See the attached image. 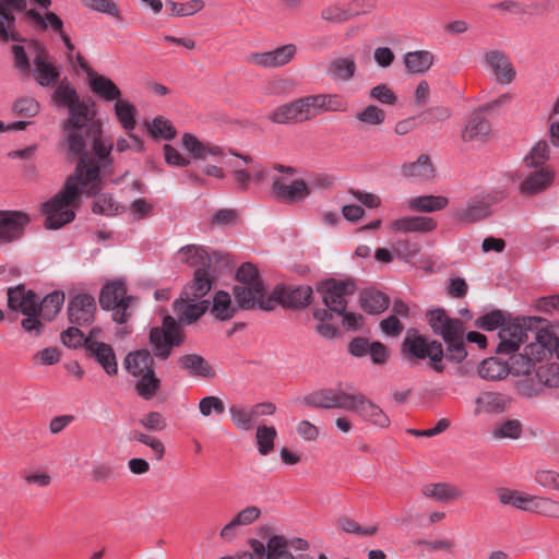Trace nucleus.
I'll return each instance as SVG.
<instances>
[{
  "label": "nucleus",
  "mask_w": 559,
  "mask_h": 559,
  "mask_svg": "<svg viewBox=\"0 0 559 559\" xmlns=\"http://www.w3.org/2000/svg\"><path fill=\"white\" fill-rule=\"evenodd\" d=\"M71 155L78 158L73 175L67 179L60 192L43 206L46 214L45 226L50 229L71 223L75 217L74 209L79 206L81 194L91 197L102 191L105 177L112 174L110 156L100 159L96 155Z\"/></svg>",
  "instance_id": "nucleus-1"
},
{
  "label": "nucleus",
  "mask_w": 559,
  "mask_h": 559,
  "mask_svg": "<svg viewBox=\"0 0 559 559\" xmlns=\"http://www.w3.org/2000/svg\"><path fill=\"white\" fill-rule=\"evenodd\" d=\"M53 100L69 110V118L63 122V144L70 154L96 155L100 159L110 156L112 144L103 139V127L95 120V112L79 99L74 87L64 80L53 93Z\"/></svg>",
  "instance_id": "nucleus-2"
},
{
  "label": "nucleus",
  "mask_w": 559,
  "mask_h": 559,
  "mask_svg": "<svg viewBox=\"0 0 559 559\" xmlns=\"http://www.w3.org/2000/svg\"><path fill=\"white\" fill-rule=\"evenodd\" d=\"M304 403L317 408L354 412L362 420L380 428L390 426V418L382 408L358 391L349 393L341 388L322 389L306 395Z\"/></svg>",
  "instance_id": "nucleus-3"
},
{
  "label": "nucleus",
  "mask_w": 559,
  "mask_h": 559,
  "mask_svg": "<svg viewBox=\"0 0 559 559\" xmlns=\"http://www.w3.org/2000/svg\"><path fill=\"white\" fill-rule=\"evenodd\" d=\"M319 292L325 308L316 309L313 317L318 321L332 320L334 316L341 317L346 329L356 330L360 326L362 317L347 312V298L355 293V284L350 281L330 280L321 285Z\"/></svg>",
  "instance_id": "nucleus-4"
},
{
  "label": "nucleus",
  "mask_w": 559,
  "mask_h": 559,
  "mask_svg": "<svg viewBox=\"0 0 559 559\" xmlns=\"http://www.w3.org/2000/svg\"><path fill=\"white\" fill-rule=\"evenodd\" d=\"M237 284L234 286V296L239 309L250 310L259 308L265 311L274 309V300L267 294L258 269L251 263H243L236 274Z\"/></svg>",
  "instance_id": "nucleus-5"
},
{
  "label": "nucleus",
  "mask_w": 559,
  "mask_h": 559,
  "mask_svg": "<svg viewBox=\"0 0 559 559\" xmlns=\"http://www.w3.org/2000/svg\"><path fill=\"white\" fill-rule=\"evenodd\" d=\"M428 321L433 333L440 335L447 344L445 358L454 362H461L467 355L463 322L460 319L450 318L443 309L430 311Z\"/></svg>",
  "instance_id": "nucleus-6"
},
{
  "label": "nucleus",
  "mask_w": 559,
  "mask_h": 559,
  "mask_svg": "<svg viewBox=\"0 0 559 559\" xmlns=\"http://www.w3.org/2000/svg\"><path fill=\"white\" fill-rule=\"evenodd\" d=\"M535 341L524 347V353L511 357L512 368L515 373H526L532 368V362H540L557 353L559 359V338L549 329H534L532 333Z\"/></svg>",
  "instance_id": "nucleus-7"
},
{
  "label": "nucleus",
  "mask_w": 559,
  "mask_h": 559,
  "mask_svg": "<svg viewBox=\"0 0 559 559\" xmlns=\"http://www.w3.org/2000/svg\"><path fill=\"white\" fill-rule=\"evenodd\" d=\"M250 546L255 555L266 557V559H314L305 554L309 548V543L302 538L273 535L267 539L266 545L258 539H252ZM318 559H328V557L321 554Z\"/></svg>",
  "instance_id": "nucleus-8"
},
{
  "label": "nucleus",
  "mask_w": 559,
  "mask_h": 559,
  "mask_svg": "<svg viewBox=\"0 0 559 559\" xmlns=\"http://www.w3.org/2000/svg\"><path fill=\"white\" fill-rule=\"evenodd\" d=\"M99 305L104 310L112 312V319L117 323H126L132 316V308L135 298L127 295V287L123 281L107 283L100 290Z\"/></svg>",
  "instance_id": "nucleus-9"
},
{
  "label": "nucleus",
  "mask_w": 559,
  "mask_h": 559,
  "mask_svg": "<svg viewBox=\"0 0 559 559\" xmlns=\"http://www.w3.org/2000/svg\"><path fill=\"white\" fill-rule=\"evenodd\" d=\"M542 322L543 320L538 317H527L507 323L499 330L498 336L500 341L497 352L499 354L515 353L521 344L528 341L530 333H533L534 329H537V324Z\"/></svg>",
  "instance_id": "nucleus-10"
},
{
  "label": "nucleus",
  "mask_w": 559,
  "mask_h": 559,
  "mask_svg": "<svg viewBox=\"0 0 559 559\" xmlns=\"http://www.w3.org/2000/svg\"><path fill=\"white\" fill-rule=\"evenodd\" d=\"M150 342L156 357L166 359L171 348L179 346L182 342V332L175 318L166 316L162 328H153L150 332Z\"/></svg>",
  "instance_id": "nucleus-11"
},
{
  "label": "nucleus",
  "mask_w": 559,
  "mask_h": 559,
  "mask_svg": "<svg viewBox=\"0 0 559 559\" xmlns=\"http://www.w3.org/2000/svg\"><path fill=\"white\" fill-rule=\"evenodd\" d=\"M440 344L439 341H428L416 330L409 329L402 343L401 352L409 362H416L426 358L438 360Z\"/></svg>",
  "instance_id": "nucleus-12"
},
{
  "label": "nucleus",
  "mask_w": 559,
  "mask_h": 559,
  "mask_svg": "<svg viewBox=\"0 0 559 559\" xmlns=\"http://www.w3.org/2000/svg\"><path fill=\"white\" fill-rule=\"evenodd\" d=\"M483 66L501 85L511 84L516 78V69L509 55L501 49L486 50L481 57Z\"/></svg>",
  "instance_id": "nucleus-13"
},
{
  "label": "nucleus",
  "mask_w": 559,
  "mask_h": 559,
  "mask_svg": "<svg viewBox=\"0 0 559 559\" xmlns=\"http://www.w3.org/2000/svg\"><path fill=\"white\" fill-rule=\"evenodd\" d=\"M306 120H311L322 112H344L347 103L337 94H317L301 97Z\"/></svg>",
  "instance_id": "nucleus-14"
},
{
  "label": "nucleus",
  "mask_w": 559,
  "mask_h": 559,
  "mask_svg": "<svg viewBox=\"0 0 559 559\" xmlns=\"http://www.w3.org/2000/svg\"><path fill=\"white\" fill-rule=\"evenodd\" d=\"M296 51L297 48L294 44H287L271 51L250 52L247 55L246 61L258 68H280L289 63L294 59Z\"/></svg>",
  "instance_id": "nucleus-15"
},
{
  "label": "nucleus",
  "mask_w": 559,
  "mask_h": 559,
  "mask_svg": "<svg viewBox=\"0 0 559 559\" xmlns=\"http://www.w3.org/2000/svg\"><path fill=\"white\" fill-rule=\"evenodd\" d=\"M29 216L21 211H0V246L17 241L24 235Z\"/></svg>",
  "instance_id": "nucleus-16"
},
{
  "label": "nucleus",
  "mask_w": 559,
  "mask_h": 559,
  "mask_svg": "<svg viewBox=\"0 0 559 559\" xmlns=\"http://www.w3.org/2000/svg\"><path fill=\"white\" fill-rule=\"evenodd\" d=\"M24 0H0V40L19 41L20 34L15 25L14 11H25Z\"/></svg>",
  "instance_id": "nucleus-17"
},
{
  "label": "nucleus",
  "mask_w": 559,
  "mask_h": 559,
  "mask_svg": "<svg viewBox=\"0 0 559 559\" xmlns=\"http://www.w3.org/2000/svg\"><path fill=\"white\" fill-rule=\"evenodd\" d=\"M272 190L278 200L287 203L299 202L310 193L307 183L302 179L289 181L284 176L273 178Z\"/></svg>",
  "instance_id": "nucleus-18"
},
{
  "label": "nucleus",
  "mask_w": 559,
  "mask_h": 559,
  "mask_svg": "<svg viewBox=\"0 0 559 559\" xmlns=\"http://www.w3.org/2000/svg\"><path fill=\"white\" fill-rule=\"evenodd\" d=\"M96 302L88 294L74 296L68 305V317L72 324L87 325L94 320Z\"/></svg>",
  "instance_id": "nucleus-19"
},
{
  "label": "nucleus",
  "mask_w": 559,
  "mask_h": 559,
  "mask_svg": "<svg viewBox=\"0 0 559 559\" xmlns=\"http://www.w3.org/2000/svg\"><path fill=\"white\" fill-rule=\"evenodd\" d=\"M311 295L310 286L276 287L271 295V299H275L274 307L281 304L284 307L298 309L309 304Z\"/></svg>",
  "instance_id": "nucleus-20"
},
{
  "label": "nucleus",
  "mask_w": 559,
  "mask_h": 559,
  "mask_svg": "<svg viewBox=\"0 0 559 559\" xmlns=\"http://www.w3.org/2000/svg\"><path fill=\"white\" fill-rule=\"evenodd\" d=\"M210 308L209 300H197L185 298V295L174 302V312L180 324H191L199 320Z\"/></svg>",
  "instance_id": "nucleus-21"
},
{
  "label": "nucleus",
  "mask_w": 559,
  "mask_h": 559,
  "mask_svg": "<svg viewBox=\"0 0 559 559\" xmlns=\"http://www.w3.org/2000/svg\"><path fill=\"white\" fill-rule=\"evenodd\" d=\"M532 169L520 185V191L525 195H533L547 190L555 180V173L550 167Z\"/></svg>",
  "instance_id": "nucleus-22"
},
{
  "label": "nucleus",
  "mask_w": 559,
  "mask_h": 559,
  "mask_svg": "<svg viewBox=\"0 0 559 559\" xmlns=\"http://www.w3.org/2000/svg\"><path fill=\"white\" fill-rule=\"evenodd\" d=\"M356 71V56L350 53L338 56L330 60L325 73L333 82L345 83L349 82L355 76Z\"/></svg>",
  "instance_id": "nucleus-23"
},
{
  "label": "nucleus",
  "mask_w": 559,
  "mask_h": 559,
  "mask_svg": "<svg viewBox=\"0 0 559 559\" xmlns=\"http://www.w3.org/2000/svg\"><path fill=\"white\" fill-rule=\"evenodd\" d=\"M262 511L257 506H249L239 511L219 532V537L225 542H231L237 536V530L248 526L260 519Z\"/></svg>",
  "instance_id": "nucleus-24"
},
{
  "label": "nucleus",
  "mask_w": 559,
  "mask_h": 559,
  "mask_svg": "<svg viewBox=\"0 0 559 559\" xmlns=\"http://www.w3.org/2000/svg\"><path fill=\"white\" fill-rule=\"evenodd\" d=\"M39 298L24 286L8 289V306L11 310L21 311L23 314H35Z\"/></svg>",
  "instance_id": "nucleus-25"
},
{
  "label": "nucleus",
  "mask_w": 559,
  "mask_h": 559,
  "mask_svg": "<svg viewBox=\"0 0 559 559\" xmlns=\"http://www.w3.org/2000/svg\"><path fill=\"white\" fill-rule=\"evenodd\" d=\"M510 404V399L499 392L485 391L475 399L474 415L500 414L503 413Z\"/></svg>",
  "instance_id": "nucleus-26"
},
{
  "label": "nucleus",
  "mask_w": 559,
  "mask_h": 559,
  "mask_svg": "<svg viewBox=\"0 0 559 559\" xmlns=\"http://www.w3.org/2000/svg\"><path fill=\"white\" fill-rule=\"evenodd\" d=\"M214 282V274L212 270L197 269L192 281L187 284L182 290L185 298H190L192 301L204 300L210 290L212 289Z\"/></svg>",
  "instance_id": "nucleus-27"
},
{
  "label": "nucleus",
  "mask_w": 559,
  "mask_h": 559,
  "mask_svg": "<svg viewBox=\"0 0 559 559\" xmlns=\"http://www.w3.org/2000/svg\"><path fill=\"white\" fill-rule=\"evenodd\" d=\"M33 63V76L40 86H50L58 82L60 73L45 50L37 52Z\"/></svg>",
  "instance_id": "nucleus-28"
},
{
  "label": "nucleus",
  "mask_w": 559,
  "mask_h": 559,
  "mask_svg": "<svg viewBox=\"0 0 559 559\" xmlns=\"http://www.w3.org/2000/svg\"><path fill=\"white\" fill-rule=\"evenodd\" d=\"M85 348L87 353L94 357L98 364L102 365L107 374H117L118 365L116 355L109 344L99 342L97 340H90L87 341V346Z\"/></svg>",
  "instance_id": "nucleus-29"
},
{
  "label": "nucleus",
  "mask_w": 559,
  "mask_h": 559,
  "mask_svg": "<svg viewBox=\"0 0 559 559\" xmlns=\"http://www.w3.org/2000/svg\"><path fill=\"white\" fill-rule=\"evenodd\" d=\"M269 119L278 124L307 121L305 118L301 98L278 106L269 115Z\"/></svg>",
  "instance_id": "nucleus-30"
},
{
  "label": "nucleus",
  "mask_w": 559,
  "mask_h": 559,
  "mask_svg": "<svg viewBox=\"0 0 559 559\" xmlns=\"http://www.w3.org/2000/svg\"><path fill=\"white\" fill-rule=\"evenodd\" d=\"M436 227V221L427 216H406L391 224V228L399 233H428Z\"/></svg>",
  "instance_id": "nucleus-31"
},
{
  "label": "nucleus",
  "mask_w": 559,
  "mask_h": 559,
  "mask_svg": "<svg viewBox=\"0 0 559 559\" xmlns=\"http://www.w3.org/2000/svg\"><path fill=\"white\" fill-rule=\"evenodd\" d=\"M481 111L477 110L467 121L463 131L462 140L465 142L485 141L490 133L491 127L489 121L481 116Z\"/></svg>",
  "instance_id": "nucleus-32"
},
{
  "label": "nucleus",
  "mask_w": 559,
  "mask_h": 559,
  "mask_svg": "<svg viewBox=\"0 0 559 559\" xmlns=\"http://www.w3.org/2000/svg\"><path fill=\"white\" fill-rule=\"evenodd\" d=\"M178 259L181 262L195 267V270H212V258L201 246L189 245L181 248L178 252Z\"/></svg>",
  "instance_id": "nucleus-33"
},
{
  "label": "nucleus",
  "mask_w": 559,
  "mask_h": 559,
  "mask_svg": "<svg viewBox=\"0 0 559 559\" xmlns=\"http://www.w3.org/2000/svg\"><path fill=\"white\" fill-rule=\"evenodd\" d=\"M421 493L438 502H451L463 497V491L448 483L427 484L421 488Z\"/></svg>",
  "instance_id": "nucleus-34"
},
{
  "label": "nucleus",
  "mask_w": 559,
  "mask_h": 559,
  "mask_svg": "<svg viewBox=\"0 0 559 559\" xmlns=\"http://www.w3.org/2000/svg\"><path fill=\"white\" fill-rule=\"evenodd\" d=\"M401 170L404 177L419 181L429 180L435 175L433 165L426 154H421L415 162L403 164Z\"/></svg>",
  "instance_id": "nucleus-35"
},
{
  "label": "nucleus",
  "mask_w": 559,
  "mask_h": 559,
  "mask_svg": "<svg viewBox=\"0 0 559 559\" xmlns=\"http://www.w3.org/2000/svg\"><path fill=\"white\" fill-rule=\"evenodd\" d=\"M181 369L186 370L192 377L211 379L215 377V371L211 365L200 355L188 354L178 359Z\"/></svg>",
  "instance_id": "nucleus-36"
},
{
  "label": "nucleus",
  "mask_w": 559,
  "mask_h": 559,
  "mask_svg": "<svg viewBox=\"0 0 559 559\" xmlns=\"http://www.w3.org/2000/svg\"><path fill=\"white\" fill-rule=\"evenodd\" d=\"M91 91L106 102H117L121 98V91L108 76L95 74L90 79Z\"/></svg>",
  "instance_id": "nucleus-37"
},
{
  "label": "nucleus",
  "mask_w": 559,
  "mask_h": 559,
  "mask_svg": "<svg viewBox=\"0 0 559 559\" xmlns=\"http://www.w3.org/2000/svg\"><path fill=\"white\" fill-rule=\"evenodd\" d=\"M154 360L146 349H140L130 353L124 358V368L133 377L143 376V373L153 369Z\"/></svg>",
  "instance_id": "nucleus-38"
},
{
  "label": "nucleus",
  "mask_w": 559,
  "mask_h": 559,
  "mask_svg": "<svg viewBox=\"0 0 559 559\" xmlns=\"http://www.w3.org/2000/svg\"><path fill=\"white\" fill-rule=\"evenodd\" d=\"M181 142L183 147L190 152L194 158L204 159L207 155L219 156L223 154L219 146L203 143L190 133H185Z\"/></svg>",
  "instance_id": "nucleus-39"
},
{
  "label": "nucleus",
  "mask_w": 559,
  "mask_h": 559,
  "mask_svg": "<svg viewBox=\"0 0 559 559\" xmlns=\"http://www.w3.org/2000/svg\"><path fill=\"white\" fill-rule=\"evenodd\" d=\"M449 199L443 195H419L408 201V207L416 212L432 213L445 209Z\"/></svg>",
  "instance_id": "nucleus-40"
},
{
  "label": "nucleus",
  "mask_w": 559,
  "mask_h": 559,
  "mask_svg": "<svg viewBox=\"0 0 559 559\" xmlns=\"http://www.w3.org/2000/svg\"><path fill=\"white\" fill-rule=\"evenodd\" d=\"M435 62V56L428 50L409 51L404 56V64L411 73H425Z\"/></svg>",
  "instance_id": "nucleus-41"
},
{
  "label": "nucleus",
  "mask_w": 559,
  "mask_h": 559,
  "mask_svg": "<svg viewBox=\"0 0 559 559\" xmlns=\"http://www.w3.org/2000/svg\"><path fill=\"white\" fill-rule=\"evenodd\" d=\"M511 370L512 366L509 367L508 364L490 357L479 364L477 372L485 380L496 381L506 378Z\"/></svg>",
  "instance_id": "nucleus-42"
},
{
  "label": "nucleus",
  "mask_w": 559,
  "mask_h": 559,
  "mask_svg": "<svg viewBox=\"0 0 559 559\" xmlns=\"http://www.w3.org/2000/svg\"><path fill=\"white\" fill-rule=\"evenodd\" d=\"M361 308L371 314L383 312L389 307V297L376 289H366L360 294Z\"/></svg>",
  "instance_id": "nucleus-43"
},
{
  "label": "nucleus",
  "mask_w": 559,
  "mask_h": 559,
  "mask_svg": "<svg viewBox=\"0 0 559 559\" xmlns=\"http://www.w3.org/2000/svg\"><path fill=\"white\" fill-rule=\"evenodd\" d=\"M237 309L238 306L233 304L228 293L219 290L214 295L211 311L216 319L221 321L229 320L235 316Z\"/></svg>",
  "instance_id": "nucleus-44"
},
{
  "label": "nucleus",
  "mask_w": 559,
  "mask_h": 559,
  "mask_svg": "<svg viewBox=\"0 0 559 559\" xmlns=\"http://www.w3.org/2000/svg\"><path fill=\"white\" fill-rule=\"evenodd\" d=\"M64 302V294L62 292H53L47 295L40 304H37V312L44 320H52L61 309Z\"/></svg>",
  "instance_id": "nucleus-45"
},
{
  "label": "nucleus",
  "mask_w": 559,
  "mask_h": 559,
  "mask_svg": "<svg viewBox=\"0 0 559 559\" xmlns=\"http://www.w3.org/2000/svg\"><path fill=\"white\" fill-rule=\"evenodd\" d=\"M115 115L121 127L127 131L131 132L135 126L136 108L130 102L126 99H118L114 106Z\"/></svg>",
  "instance_id": "nucleus-46"
},
{
  "label": "nucleus",
  "mask_w": 559,
  "mask_h": 559,
  "mask_svg": "<svg viewBox=\"0 0 559 559\" xmlns=\"http://www.w3.org/2000/svg\"><path fill=\"white\" fill-rule=\"evenodd\" d=\"M277 431L273 426L260 425L255 431V443L260 455L265 456L274 451Z\"/></svg>",
  "instance_id": "nucleus-47"
},
{
  "label": "nucleus",
  "mask_w": 559,
  "mask_h": 559,
  "mask_svg": "<svg viewBox=\"0 0 559 559\" xmlns=\"http://www.w3.org/2000/svg\"><path fill=\"white\" fill-rule=\"evenodd\" d=\"M489 214L488 205L484 201L473 200L463 209L457 210L455 216L464 223H475Z\"/></svg>",
  "instance_id": "nucleus-48"
},
{
  "label": "nucleus",
  "mask_w": 559,
  "mask_h": 559,
  "mask_svg": "<svg viewBox=\"0 0 559 559\" xmlns=\"http://www.w3.org/2000/svg\"><path fill=\"white\" fill-rule=\"evenodd\" d=\"M136 378L139 379L135 384L136 393L144 400L154 397L160 388V380L156 377L154 368Z\"/></svg>",
  "instance_id": "nucleus-49"
},
{
  "label": "nucleus",
  "mask_w": 559,
  "mask_h": 559,
  "mask_svg": "<svg viewBox=\"0 0 559 559\" xmlns=\"http://www.w3.org/2000/svg\"><path fill=\"white\" fill-rule=\"evenodd\" d=\"M550 147L544 140L538 141L524 157V164L528 168L546 167L545 164L549 159Z\"/></svg>",
  "instance_id": "nucleus-50"
},
{
  "label": "nucleus",
  "mask_w": 559,
  "mask_h": 559,
  "mask_svg": "<svg viewBox=\"0 0 559 559\" xmlns=\"http://www.w3.org/2000/svg\"><path fill=\"white\" fill-rule=\"evenodd\" d=\"M535 378L540 381L544 388H559V361L540 365L536 369Z\"/></svg>",
  "instance_id": "nucleus-51"
},
{
  "label": "nucleus",
  "mask_w": 559,
  "mask_h": 559,
  "mask_svg": "<svg viewBox=\"0 0 559 559\" xmlns=\"http://www.w3.org/2000/svg\"><path fill=\"white\" fill-rule=\"evenodd\" d=\"M233 176L238 183L239 188L246 190L251 180L261 182L264 179V171L260 165H253L249 170L242 169L237 165H233Z\"/></svg>",
  "instance_id": "nucleus-52"
},
{
  "label": "nucleus",
  "mask_w": 559,
  "mask_h": 559,
  "mask_svg": "<svg viewBox=\"0 0 559 559\" xmlns=\"http://www.w3.org/2000/svg\"><path fill=\"white\" fill-rule=\"evenodd\" d=\"M336 525L344 533L361 537L372 536L378 532L377 525L360 526L359 523L346 515L340 516Z\"/></svg>",
  "instance_id": "nucleus-53"
},
{
  "label": "nucleus",
  "mask_w": 559,
  "mask_h": 559,
  "mask_svg": "<svg viewBox=\"0 0 559 559\" xmlns=\"http://www.w3.org/2000/svg\"><path fill=\"white\" fill-rule=\"evenodd\" d=\"M530 372L531 370L526 373H522L524 377L515 382V389L518 393L524 397H536L543 393L544 386L540 381L533 378Z\"/></svg>",
  "instance_id": "nucleus-54"
},
{
  "label": "nucleus",
  "mask_w": 559,
  "mask_h": 559,
  "mask_svg": "<svg viewBox=\"0 0 559 559\" xmlns=\"http://www.w3.org/2000/svg\"><path fill=\"white\" fill-rule=\"evenodd\" d=\"M229 415L237 429L250 430L253 427L254 416L252 408L248 409L240 405L229 406Z\"/></svg>",
  "instance_id": "nucleus-55"
},
{
  "label": "nucleus",
  "mask_w": 559,
  "mask_h": 559,
  "mask_svg": "<svg viewBox=\"0 0 559 559\" xmlns=\"http://www.w3.org/2000/svg\"><path fill=\"white\" fill-rule=\"evenodd\" d=\"M99 192L100 191L93 195L95 197L92 207L93 213L106 216L118 214L121 209L120 204L117 203L110 194H99Z\"/></svg>",
  "instance_id": "nucleus-56"
},
{
  "label": "nucleus",
  "mask_w": 559,
  "mask_h": 559,
  "mask_svg": "<svg viewBox=\"0 0 559 559\" xmlns=\"http://www.w3.org/2000/svg\"><path fill=\"white\" fill-rule=\"evenodd\" d=\"M499 501L504 506H512L525 511L528 493L515 489L501 488L497 492Z\"/></svg>",
  "instance_id": "nucleus-57"
},
{
  "label": "nucleus",
  "mask_w": 559,
  "mask_h": 559,
  "mask_svg": "<svg viewBox=\"0 0 559 559\" xmlns=\"http://www.w3.org/2000/svg\"><path fill=\"white\" fill-rule=\"evenodd\" d=\"M203 5V1L201 0H191L186 3H179L171 0L166 1V8L169 11V16H190L201 11Z\"/></svg>",
  "instance_id": "nucleus-58"
},
{
  "label": "nucleus",
  "mask_w": 559,
  "mask_h": 559,
  "mask_svg": "<svg viewBox=\"0 0 559 559\" xmlns=\"http://www.w3.org/2000/svg\"><path fill=\"white\" fill-rule=\"evenodd\" d=\"M81 3L91 11L121 19L119 7L114 0H81Z\"/></svg>",
  "instance_id": "nucleus-59"
},
{
  "label": "nucleus",
  "mask_w": 559,
  "mask_h": 559,
  "mask_svg": "<svg viewBox=\"0 0 559 559\" xmlns=\"http://www.w3.org/2000/svg\"><path fill=\"white\" fill-rule=\"evenodd\" d=\"M321 19L330 23H345L350 20L347 3H333L322 9Z\"/></svg>",
  "instance_id": "nucleus-60"
},
{
  "label": "nucleus",
  "mask_w": 559,
  "mask_h": 559,
  "mask_svg": "<svg viewBox=\"0 0 559 559\" xmlns=\"http://www.w3.org/2000/svg\"><path fill=\"white\" fill-rule=\"evenodd\" d=\"M12 109L16 116L33 118L39 112L40 106L34 97L23 96L14 102Z\"/></svg>",
  "instance_id": "nucleus-61"
},
{
  "label": "nucleus",
  "mask_w": 559,
  "mask_h": 559,
  "mask_svg": "<svg viewBox=\"0 0 559 559\" xmlns=\"http://www.w3.org/2000/svg\"><path fill=\"white\" fill-rule=\"evenodd\" d=\"M356 119L370 127H377L384 122L385 111L378 106L369 105L364 110L356 114Z\"/></svg>",
  "instance_id": "nucleus-62"
},
{
  "label": "nucleus",
  "mask_w": 559,
  "mask_h": 559,
  "mask_svg": "<svg viewBox=\"0 0 559 559\" xmlns=\"http://www.w3.org/2000/svg\"><path fill=\"white\" fill-rule=\"evenodd\" d=\"M148 131L153 138H162L170 140L175 138L176 130L169 120L163 117H156L151 124H148Z\"/></svg>",
  "instance_id": "nucleus-63"
},
{
  "label": "nucleus",
  "mask_w": 559,
  "mask_h": 559,
  "mask_svg": "<svg viewBox=\"0 0 559 559\" xmlns=\"http://www.w3.org/2000/svg\"><path fill=\"white\" fill-rule=\"evenodd\" d=\"M534 480L546 489L559 491V473L552 469H538L534 475Z\"/></svg>",
  "instance_id": "nucleus-64"
}]
</instances>
